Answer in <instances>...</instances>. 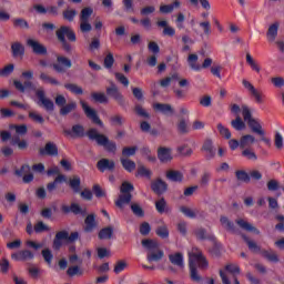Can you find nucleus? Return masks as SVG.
Masks as SVG:
<instances>
[{
  "mask_svg": "<svg viewBox=\"0 0 284 284\" xmlns=\"http://www.w3.org/2000/svg\"><path fill=\"white\" fill-rule=\"evenodd\" d=\"M246 63H248L254 72H261V65H258V63L254 60V58H252L250 53L246 54Z\"/></svg>",
  "mask_w": 284,
  "mask_h": 284,
  "instance_id": "50",
  "label": "nucleus"
},
{
  "mask_svg": "<svg viewBox=\"0 0 284 284\" xmlns=\"http://www.w3.org/2000/svg\"><path fill=\"white\" fill-rule=\"evenodd\" d=\"M220 223L227 232H234V222L230 221L227 216H221Z\"/></svg>",
  "mask_w": 284,
  "mask_h": 284,
  "instance_id": "43",
  "label": "nucleus"
},
{
  "mask_svg": "<svg viewBox=\"0 0 284 284\" xmlns=\"http://www.w3.org/2000/svg\"><path fill=\"white\" fill-rule=\"evenodd\" d=\"M84 232H93L97 227V215L89 214L84 220Z\"/></svg>",
  "mask_w": 284,
  "mask_h": 284,
  "instance_id": "26",
  "label": "nucleus"
},
{
  "mask_svg": "<svg viewBox=\"0 0 284 284\" xmlns=\"http://www.w3.org/2000/svg\"><path fill=\"white\" fill-rule=\"evenodd\" d=\"M261 255L266 258L267 261H270V263H278V254H276V252L274 251H261Z\"/></svg>",
  "mask_w": 284,
  "mask_h": 284,
  "instance_id": "35",
  "label": "nucleus"
},
{
  "mask_svg": "<svg viewBox=\"0 0 284 284\" xmlns=\"http://www.w3.org/2000/svg\"><path fill=\"white\" fill-rule=\"evenodd\" d=\"M68 231H59L53 240V250H61L63 241L68 242Z\"/></svg>",
  "mask_w": 284,
  "mask_h": 284,
  "instance_id": "21",
  "label": "nucleus"
},
{
  "mask_svg": "<svg viewBox=\"0 0 284 284\" xmlns=\"http://www.w3.org/2000/svg\"><path fill=\"white\" fill-rule=\"evenodd\" d=\"M236 225L241 227V230H245L246 232H253L254 234H261V231L253 226L250 222L243 220V219H237L235 221Z\"/></svg>",
  "mask_w": 284,
  "mask_h": 284,
  "instance_id": "24",
  "label": "nucleus"
},
{
  "mask_svg": "<svg viewBox=\"0 0 284 284\" xmlns=\"http://www.w3.org/2000/svg\"><path fill=\"white\" fill-rule=\"evenodd\" d=\"M141 243L142 247L146 251V261H149V263H159L160 261H163L165 252L161 250L159 242L152 239H144Z\"/></svg>",
  "mask_w": 284,
  "mask_h": 284,
  "instance_id": "3",
  "label": "nucleus"
},
{
  "mask_svg": "<svg viewBox=\"0 0 284 284\" xmlns=\"http://www.w3.org/2000/svg\"><path fill=\"white\" fill-rule=\"evenodd\" d=\"M27 45L28 48H31L33 54H41V55L48 54V48H45V45L39 42V40L29 38L27 39Z\"/></svg>",
  "mask_w": 284,
  "mask_h": 284,
  "instance_id": "11",
  "label": "nucleus"
},
{
  "mask_svg": "<svg viewBox=\"0 0 284 284\" xmlns=\"http://www.w3.org/2000/svg\"><path fill=\"white\" fill-rule=\"evenodd\" d=\"M62 181H65V175L59 174L53 182L47 184V191L52 193L54 190H57V184L62 183Z\"/></svg>",
  "mask_w": 284,
  "mask_h": 284,
  "instance_id": "36",
  "label": "nucleus"
},
{
  "mask_svg": "<svg viewBox=\"0 0 284 284\" xmlns=\"http://www.w3.org/2000/svg\"><path fill=\"white\" fill-rule=\"evenodd\" d=\"M52 68L58 74H65L72 68V60L65 55H57V61L52 64Z\"/></svg>",
  "mask_w": 284,
  "mask_h": 284,
  "instance_id": "7",
  "label": "nucleus"
},
{
  "mask_svg": "<svg viewBox=\"0 0 284 284\" xmlns=\"http://www.w3.org/2000/svg\"><path fill=\"white\" fill-rule=\"evenodd\" d=\"M168 181H172L173 183H183V172L176 170H169L165 174Z\"/></svg>",
  "mask_w": 284,
  "mask_h": 284,
  "instance_id": "23",
  "label": "nucleus"
},
{
  "mask_svg": "<svg viewBox=\"0 0 284 284\" xmlns=\"http://www.w3.org/2000/svg\"><path fill=\"white\" fill-rule=\"evenodd\" d=\"M200 270H207L209 263L207 258L203 256V252L199 250V247H193L191 252H189V267H190V278L194 283H201L203 277L199 274Z\"/></svg>",
  "mask_w": 284,
  "mask_h": 284,
  "instance_id": "2",
  "label": "nucleus"
},
{
  "mask_svg": "<svg viewBox=\"0 0 284 284\" xmlns=\"http://www.w3.org/2000/svg\"><path fill=\"white\" fill-rule=\"evenodd\" d=\"M235 175L237 181H242L243 183H250L251 181L250 174H247L245 171H236Z\"/></svg>",
  "mask_w": 284,
  "mask_h": 284,
  "instance_id": "57",
  "label": "nucleus"
},
{
  "mask_svg": "<svg viewBox=\"0 0 284 284\" xmlns=\"http://www.w3.org/2000/svg\"><path fill=\"white\" fill-rule=\"evenodd\" d=\"M131 212L134 214V216H138L139 219H143V216H145V212L139 203L131 204Z\"/></svg>",
  "mask_w": 284,
  "mask_h": 284,
  "instance_id": "45",
  "label": "nucleus"
},
{
  "mask_svg": "<svg viewBox=\"0 0 284 284\" xmlns=\"http://www.w3.org/2000/svg\"><path fill=\"white\" fill-rule=\"evenodd\" d=\"M13 85L16 88V90H18L19 92H26V91H31V92H36L39 91V89H37V85H34V83H32V81H24V83H22L19 80H14L13 81Z\"/></svg>",
  "mask_w": 284,
  "mask_h": 284,
  "instance_id": "14",
  "label": "nucleus"
},
{
  "mask_svg": "<svg viewBox=\"0 0 284 284\" xmlns=\"http://www.w3.org/2000/svg\"><path fill=\"white\" fill-rule=\"evenodd\" d=\"M113 234H114V227L106 226V227L100 230V232L98 234V239H100V241H110V239H112Z\"/></svg>",
  "mask_w": 284,
  "mask_h": 284,
  "instance_id": "27",
  "label": "nucleus"
},
{
  "mask_svg": "<svg viewBox=\"0 0 284 284\" xmlns=\"http://www.w3.org/2000/svg\"><path fill=\"white\" fill-rule=\"evenodd\" d=\"M136 146H125L122 149V159H128L129 156H134L136 154Z\"/></svg>",
  "mask_w": 284,
  "mask_h": 284,
  "instance_id": "48",
  "label": "nucleus"
},
{
  "mask_svg": "<svg viewBox=\"0 0 284 284\" xmlns=\"http://www.w3.org/2000/svg\"><path fill=\"white\" fill-rule=\"evenodd\" d=\"M42 257L47 264L52 265V260L54 258V255H52V251H50V248L42 250Z\"/></svg>",
  "mask_w": 284,
  "mask_h": 284,
  "instance_id": "59",
  "label": "nucleus"
},
{
  "mask_svg": "<svg viewBox=\"0 0 284 284\" xmlns=\"http://www.w3.org/2000/svg\"><path fill=\"white\" fill-rule=\"evenodd\" d=\"M253 143H256V138L251 134L243 135L240 140V148L245 150V148H250Z\"/></svg>",
  "mask_w": 284,
  "mask_h": 284,
  "instance_id": "30",
  "label": "nucleus"
},
{
  "mask_svg": "<svg viewBox=\"0 0 284 284\" xmlns=\"http://www.w3.org/2000/svg\"><path fill=\"white\" fill-rule=\"evenodd\" d=\"M106 94L114 99L119 105H125V98L114 83H111V87L106 88Z\"/></svg>",
  "mask_w": 284,
  "mask_h": 284,
  "instance_id": "12",
  "label": "nucleus"
},
{
  "mask_svg": "<svg viewBox=\"0 0 284 284\" xmlns=\"http://www.w3.org/2000/svg\"><path fill=\"white\" fill-rule=\"evenodd\" d=\"M65 90H69L72 94H83V88L79 87V84L75 83H65L64 84Z\"/></svg>",
  "mask_w": 284,
  "mask_h": 284,
  "instance_id": "39",
  "label": "nucleus"
},
{
  "mask_svg": "<svg viewBox=\"0 0 284 284\" xmlns=\"http://www.w3.org/2000/svg\"><path fill=\"white\" fill-rule=\"evenodd\" d=\"M242 156H244V159H247V161H258V156L254 151H252V149H244L242 151Z\"/></svg>",
  "mask_w": 284,
  "mask_h": 284,
  "instance_id": "49",
  "label": "nucleus"
},
{
  "mask_svg": "<svg viewBox=\"0 0 284 284\" xmlns=\"http://www.w3.org/2000/svg\"><path fill=\"white\" fill-rule=\"evenodd\" d=\"M12 72H14V64L9 63L0 69V78L8 79V77H10V74H12Z\"/></svg>",
  "mask_w": 284,
  "mask_h": 284,
  "instance_id": "38",
  "label": "nucleus"
},
{
  "mask_svg": "<svg viewBox=\"0 0 284 284\" xmlns=\"http://www.w3.org/2000/svg\"><path fill=\"white\" fill-rule=\"evenodd\" d=\"M40 79L43 81V83H50L51 85H59V82L57 79L50 77L45 72L40 73Z\"/></svg>",
  "mask_w": 284,
  "mask_h": 284,
  "instance_id": "53",
  "label": "nucleus"
},
{
  "mask_svg": "<svg viewBox=\"0 0 284 284\" xmlns=\"http://www.w3.org/2000/svg\"><path fill=\"white\" fill-rule=\"evenodd\" d=\"M55 37L65 52H72V44L68 42V40L72 43L77 41V33H74L72 28L65 26L60 27V29H58L55 32ZM65 37L68 40L65 39Z\"/></svg>",
  "mask_w": 284,
  "mask_h": 284,
  "instance_id": "4",
  "label": "nucleus"
},
{
  "mask_svg": "<svg viewBox=\"0 0 284 284\" xmlns=\"http://www.w3.org/2000/svg\"><path fill=\"white\" fill-rule=\"evenodd\" d=\"M11 52L14 58L23 57V54H26V48L23 44H21V42H13L11 44Z\"/></svg>",
  "mask_w": 284,
  "mask_h": 284,
  "instance_id": "29",
  "label": "nucleus"
},
{
  "mask_svg": "<svg viewBox=\"0 0 284 284\" xmlns=\"http://www.w3.org/2000/svg\"><path fill=\"white\" fill-rule=\"evenodd\" d=\"M92 190H93V194H94V196H97V199H103V196H105V191H103V189H101V185L94 184Z\"/></svg>",
  "mask_w": 284,
  "mask_h": 284,
  "instance_id": "63",
  "label": "nucleus"
},
{
  "mask_svg": "<svg viewBox=\"0 0 284 284\" xmlns=\"http://www.w3.org/2000/svg\"><path fill=\"white\" fill-rule=\"evenodd\" d=\"M73 110H77V102H69L60 109V114L61 116H67V114H70V112H73Z\"/></svg>",
  "mask_w": 284,
  "mask_h": 284,
  "instance_id": "40",
  "label": "nucleus"
},
{
  "mask_svg": "<svg viewBox=\"0 0 284 284\" xmlns=\"http://www.w3.org/2000/svg\"><path fill=\"white\" fill-rule=\"evenodd\" d=\"M202 152L205 153L206 161H212L214 156H216V149H214V144L212 140H205L202 145Z\"/></svg>",
  "mask_w": 284,
  "mask_h": 284,
  "instance_id": "15",
  "label": "nucleus"
},
{
  "mask_svg": "<svg viewBox=\"0 0 284 284\" xmlns=\"http://www.w3.org/2000/svg\"><path fill=\"white\" fill-rule=\"evenodd\" d=\"M194 234L200 241H205V239H212V236L207 235V232L203 227L196 229L194 231Z\"/></svg>",
  "mask_w": 284,
  "mask_h": 284,
  "instance_id": "55",
  "label": "nucleus"
},
{
  "mask_svg": "<svg viewBox=\"0 0 284 284\" xmlns=\"http://www.w3.org/2000/svg\"><path fill=\"white\" fill-rule=\"evenodd\" d=\"M112 65H114V55L112 54V52H109L104 58V68H106V70H110L112 69Z\"/></svg>",
  "mask_w": 284,
  "mask_h": 284,
  "instance_id": "61",
  "label": "nucleus"
},
{
  "mask_svg": "<svg viewBox=\"0 0 284 284\" xmlns=\"http://www.w3.org/2000/svg\"><path fill=\"white\" fill-rule=\"evenodd\" d=\"M278 28H281V22L275 21L268 27V30L266 32L267 41L273 43V41H276V37H278Z\"/></svg>",
  "mask_w": 284,
  "mask_h": 284,
  "instance_id": "20",
  "label": "nucleus"
},
{
  "mask_svg": "<svg viewBox=\"0 0 284 284\" xmlns=\"http://www.w3.org/2000/svg\"><path fill=\"white\" fill-rule=\"evenodd\" d=\"M242 116L254 134H258V136H265L263 125H261V122H258V120L252 116V111L250 110L248 105H242Z\"/></svg>",
  "mask_w": 284,
  "mask_h": 284,
  "instance_id": "5",
  "label": "nucleus"
},
{
  "mask_svg": "<svg viewBox=\"0 0 284 284\" xmlns=\"http://www.w3.org/2000/svg\"><path fill=\"white\" fill-rule=\"evenodd\" d=\"M151 190L158 195L165 194L168 192V182L156 179L151 183Z\"/></svg>",
  "mask_w": 284,
  "mask_h": 284,
  "instance_id": "16",
  "label": "nucleus"
},
{
  "mask_svg": "<svg viewBox=\"0 0 284 284\" xmlns=\"http://www.w3.org/2000/svg\"><path fill=\"white\" fill-rule=\"evenodd\" d=\"M155 233L160 236V239H168V236H170V231L165 225L159 226Z\"/></svg>",
  "mask_w": 284,
  "mask_h": 284,
  "instance_id": "60",
  "label": "nucleus"
},
{
  "mask_svg": "<svg viewBox=\"0 0 284 284\" xmlns=\"http://www.w3.org/2000/svg\"><path fill=\"white\" fill-rule=\"evenodd\" d=\"M158 28H163V37H174L176 29H174L166 20H160L156 22Z\"/></svg>",
  "mask_w": 284,
  "mask_h": 284,
  "instance_id": "18",
  "label": "nucleus"
},
{
  "mask_svg": "<svg viewBox=\"0 0 284 284\" xmlns=\"http://www.w3.org/2000/svg\"><path fill=\"white\" fill-rule=\"evenodd\" d=\"M69 187H71L75 194H79V192H81V178L79 175H73L69 179Z\"/></svg>",
  "mask_w": 284,
  "mask_h": 284,
  "instance_id": "28",
  "label": "nucleus"
},
{
  "mask_svg": "<svg viewBox=\"0 0 284 284\" xmlns=\"http://www.w3.org/2000/svg\"><path fill=\"white\" fill-rule=\"evenodd\" d=\"M180 212H182V214H184V216L187 219H196V214H199V210H192L187 206H181Z\"/></svg>",
  "mask_w": 284,
  "mask_h": 284,
  "instance_id": "41",
  "label": "nucleus"
},
{
  "mask_svg": "<svg viewBox=\"0 0 284 284\" xmlns=\"http://www.w3.org/2000/svg\"><path fill=\"white\" fill-rule=\"evenodd\" d=\"M199 26L202 28L203 34H205V37H210L212 34V24L210 23V20L200 22Z\"/></svg>",
  "mask_w": 284,
  "mask_h": 284,
  "instance_id": "52",
  "label": "nucleus"
},
{
  "mask_svg": "<svg viewBox=\"0 0 284 284\" xmlns=\"http://www.w3.org/2000/svg\"><path fill=\"white\" fill-rule=\"evenodd\" d=\"M12 261H32L34 253L30 250H22L11 254Z\"/></svg>",
  "mask_w": 284,
  "mask_h": 284,
  "instance_id": "17",
  "label": "nucleus"
},
{
  "mask_svg": "<svg viewBox=\"0 0 284 284\" xmlns=\"http://www.w3.org/2000/svg\"><path fill=\"white\" fill-rule=\"evenodd\" d=\"M155 210L159 212V214H164V212H168V202H165L164 197H161L155 202Z\"/></svg>",
  "mask_w": 284,
  "mask_h": 284,
  "instance_id": "44",
  "label": "nucleus"
},
{
  "mask_svg": "<svg viewBox=\"0 0 284 284\" xmlns=\"http://www.w3.org/2000/svg\"><path fill=\"white\" fill-rule=\"evenodd\" d=\"M120 162H121L122 168L126 172H134V170H136V163L128 158H121Z\"/></svg>",
  "mask_w": 284,
  "mask_h": 284,
  "instance_id": "31",
  "label": "nucleus"
},
{
  "mask_svg": "<svg viewBox=\"0 0 284 284\" xmlns=\"http://www.w3.org/2000/svg\"><path fill=\"white\" fill-rule=\"evenodd\" d=\"M10 129L16 130V132L21 136L28 134V125L26 124H21V125L13 124L10 126Z\"/></svg>",
  "mask_w": 284,
  "mask_h": 284,
  "instance_id": "56",
  "label": "nucleus"
},
{
  "mask_svg": "<svg viewBox=\"0 0 284 284\" xmlns=\"http://www.w3.org/2000/svg\"><path fill=\"white\" fill-rule=\"evenodd\" d=\"M124 12H134V0H122Z\"/></svg>",
  "mask_w": 284,
  "mask_h": 284,
  "instance_id": "64",
  "label": "nucleus"
},
{
  "mask_svg": "<svg viewBox=\"0 0 284 284\" xmlns=\"http://www.w3.org/2000/svg\"><path fill=\"white\" fill-rule=\"evenodd\" d=\"M97 168L100 172H105V170H109L112 172L115 168L114 161L109 159H101L97 163Z\"/></svg>",
  "mask_w": 284,
  "mask_h": 284,
  "instance_id": "22",
  "label": "nucleus"
},
{
  "mask_svg": "<svg viewBox=\"0 0 284 284\" xmlns=\"http://www.w3.org/2000/svg\"><path fill=\"white\" fill-rule=\"evenodd\" d=\"M110 121L112 123V125H123L125 123V118H123L122 115H113L110 118Z\"/></svg>",
  "mask_w": 284,
  "mask_h": 284,
  "instance_id": "62",
  "label": "nucleus"
},
{
  "mask_svg": "<svg viewBox=\"0 0 284 284\" xmlns=\"http://www.w3.org/2000/svg\"><path fill=\"white\" fill-rule=\"evenodd\" d=\"M93 12L94 10L90 7L82 9L80 13V21H90V17H92Z\"/></svg>",
  "mask_w": 284,
  "mask_h": 284,
  "instance_id": "47",
  "label": "nucleus"
},
{
  "mask_svg": "<svg viewBox=\"0 0 284 284\" xmlns=\"http://www.w3.org/2000/svg\"><path fill=\"white\" fill-rule=\"evenodd\" d=\"M179 8H181V1L174 0V2L171 4H161L160 12L161 14H172V12H174V10Z\"/></svg>",
  "mask_w": 284,
  "mask_h": 284,
  "instance_id": "25",
  "label": "nucleus"
},
{
  "mask_svg": "<svg viewBox=\"0 0 284 284\" xmlns=\"http://www.w3.org/2000/svg\"><path fill=\"white\" fill-rule=\"evenodd\" d=\"M217 131L224 139H232V132H230V129L225 128V125L219 123L217 124Z\"/></svg>",
  "mask_w": 284,
  "mask_h": 284,
  "instance_id": "54",
  "label": "nucleus"
},
{
  "mask_svg": "<svg viewBox=\"0 0 284 284\" xmlns=\"http://www.w3.org/2000/svg\"><path fill=\"white\" fill-rule=\"evenodd\" d=\"M187 61L191 70H195V72L201 71V68H203L204 70H207V68H211L213 63L211 58H206L201 67V64L196 63V61H199V55L194 53L189 55Z\"/></svg>",
  "mask_w": 284,
  "mask_h": 284,
  "instance_id": "9",
  "label": "nucleus"
},
{
  "mask_svg": "<svg viewBox=\"0 0 284 284\" xmlns=\"http://www.w3.org/2000/svg\"><path fill=\"white\" fill-rule=\"evenodd\" d=\"M91 98L97 103H108V95H105L103 92H92Z\"/></svg>",
  "mask_w": 284,
  "mask_h": 284,
  "instance_id": "46",
  "label": "nucleus"
},
{
  "mask_svg": "<svg viewBox=\"0 0 284 284\" xmlns=\"http://www.w3.org/2000/svg\"><path fill=\"white\" fill-rule=\"evenodd\" d=\"M64 134L67 136H72V139H83V136H88L90 141H95L98 145H101L106 152H116V143L110 141L108 136L99 133V131L94 128L89 129L85 133V128L81 124H74L71 130L65 129Z\"/></svg>",
  "mask_w": 284,
  "mask_h": 284,
  "instance_id": "1",
  "label": "nucleus"
},
{
  "mask_svg": "<svg viewBox=\"0 0 284 284\" xmlns=\"http://www.w3.org/2000/svg\"><path fill=\"white\" fill-rule=\"evenodd\" d=\"M231 125L237 132H241V131L245 130V122L243 121L241 115H237L236 119L232 120Z\"/></svg>",
  "mask_w": 284,
  "mask_h": 284,
  "instance_id": "37",
  "label": "nucleus"
},
{
  "mask_svg": "<svg viewBox=\"0 0 284 284\" xmlns=\"http://www.w3.org/2000/svg\"><path fill=\"white\" fill-rule=\"evenodd\" d=\"M158 159L161 163H170L172 161V149L163 146L158 149Z\"/></svg>",
  "mask_w": 284,
  "mask_h": 284,
  "instance_id": "19",
  "label": "nucleus"
},
{
  "mask_svg": "<svg viewBox=\"0 0 284 284\" xmlns=\"http://www.w3.org/2000/svg\"><path fill=\"white\" fill-rule=\"evenodd\" d=\"M153 110H156L158 112H162V114H172V112H174V109H172V105L164 104V103L153 104Z\"/></svg>",
  "mask_w": 284,
  "mask_h": 284,
  "instance_id": "32",
  "label": "nucleus"
},
{
  "mask_svg": "<svg viewBox=\"0 0 284 284\" xmlns=\"http://www.w3.org/2000/svg\"><path fill=\"white\" fill-rule=\"evenodd\" d=\"M41 156H59V146L54 142H47L43 149L39 150Z\"/></svg>",
  "mask_w": 284,
  "mask_h": 284,
  "instance_id": "13",
  "label": "nucleus"
},
{
  "mask_svg": "<svg viewBox=\"0 0 284 284\" xmlns=\"http://www.w3.org/2000/svg\"><path fill=\"white\" fill-rule=\"evenodd\" d=\"M80 104L82 105V110H84V114L88 116V119H90L92 123H95V125L103 128V121H101L99 114H97V111L90 108V105H88V103H85L83 100L80 101Z\"/></svg>",
  "mask_w": 284,
  "mask_h": 284,
  "instance_id": "10",
  "label": "nucleus"
},
{
  "mask_svg": "<svg viewBox=\"0 0 284 284\" xmlns=\"http://www.w3.org/2000/svg\"><path fill=\"white\" fill-rule=\"evenodd\" d=\"M136 176H143L144 179H152V171L145 165H139L136 171Z\"/></svg>",
  "mask_w": 284,
  "mask_h": 284,
  "instance_id": "42",
  "label": "nucleus"
},
{
  "mask_svg": "<svg viewBox=\"0 0 284 284\" xmlns=\"http://www.w3.org/2000/svg\"><path fill=\"white\" fill-rule=\"evenodd\" d=\"M68 276H83V271L79 266H70L67 270Z\"/></svg>",
  "mask_w": 284,
  "mask_h": 284,
  "instance_id": "58",
  "label": "nucleus"
},
{
  "mask_svg": "<svg viewBox=\"0 0 284 284\" xmlns=\"http://www.w3.org/2000/svg\"><path fill=\"white\" fill-rule=\"evenodd\" d=\"M62 17L64 21H74V18L77 17V10L74 9H67L62 12Z\"/></svg>",
  "mask_w": 284,
  "mask_h": 284,
  "instance_id": "51",
  "label": "nucleus"
},
{
  "mask_svg": "<svg viewBox=\"0 0 284 284\" xmlns=\"http://www.w3.org/2000/svg\"><path fill=\"white\" fill-rule=\"evenodd\" d=\"M242 239L245 241L248 250L251 252H254L255 254H261V246H258V244H256V242L250 240V237H247V235H242Z\"/></svg>",
  "mask_w": 284,
  "mask_h": 284,
  "instance_id": "33",
  "label": "nucleus"
},
{
  "mask_svg": "<svg viewBox=\"0 0 284 284\" xmlns=\"http://www.w3.org/2000/svg\"><path fill=\"white\" fill-rule=\"evenodd\" d=\"M121 194L119 195L118 200L115 201L116 207L123 210L124 205H129L132 201V193L134 192V185L130 182H123L120 187Z\"/></svg>",
  "mask_w": 284,
  "mask_h": 284,
  "instance_id": "6",
  "label": "nucleus"
},
{
  "mask_svg": "<svg viewBox=\"0 0 284 284\" xmlns=\"http://www.w3.org/2000/svg\"><path fill=\"white\" fill-rule=\"evenodd\" d=\"M36 97L38 98V105H40V108H43L47 112H54V102L45 97L43 89H38Z\"/></svg>",
  "mask_w": 284,
  "mask_h": 284,
  "instance_id": "8",
  "label": "nucleus"
},
{
  "mask_svg": "<svg viewBox=\"0 0 284 284\" xmlns=\"http://www.w3.org/2000/svg\"><path fill=\"white\" fill-rule=\"evenodd\" d=\"M169 261L172 265H176V267H183V254L174 253L169 255Z\"/></svg>",
  "mask_w": 284,
  "mask_h": 284,
  "instance_id": "34",
  "label": "nucleus"
}]
</instances>
